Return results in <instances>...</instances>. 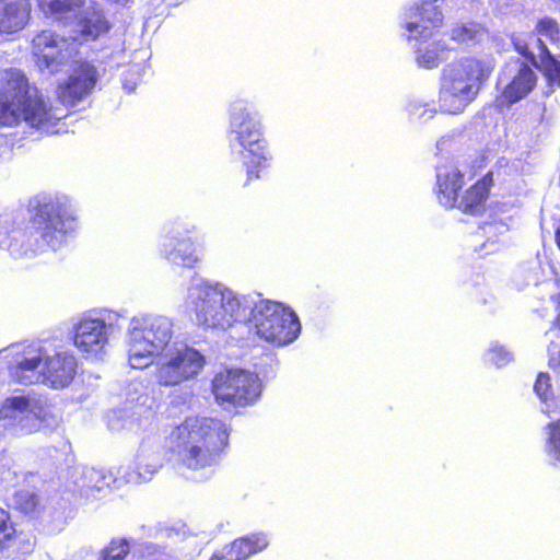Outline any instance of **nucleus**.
I'll return each mask as SVG.
<instances>
[{"mask_svg":"<svg viewBox=\"0 0 560 560\" xmlns=\"http://www.w3.org/2000/svg\"><path fill=\"white\" fill-rule=\"evenodd\" d=\"M170 453L190 471H212L230 446V427L213 417H187L171 435Z\"/></svg>","mask_w":560,"mask_h":560,"instance_id":"obj_1","label":"nucleus"},{"mask_svg":"<svg viewBox=\"0 0 560 560\" xmlns=\"http://www.w3.org/2000/svg\"><path fill=\"white\" fill-rule=\"evenodd\" d=\"M67 114H57L25 72L8 68L0 72V127H16L25 122L31 128L55 135Z\"/></svg>","mask_w":560,"mask_h":560,"instance_id":"obj_2","label":"nucleus"},{"mask_svg":"<svg viewBox=\"0 0 560 560\" xmlns=\"http://www.w3.org/2000/svg\"><path fill=\"white\" fill-rule=\"evenodd\" d=\"M493 65L474 56L462 57L448 63L442 71L439 107L442 113L456 115L475 100Z\"/></svg>","mask_w":560,"mask_h":560,"instance_id":"obj_3","label":"nucleus"},{"mask_svg":"<svg viewBox=\"0 0 560 560\" xmlns=\"http://www.w3.org/2000/svg\"><path fill=\"white\" fill-rule=\"evenodd\" d=\"M28 237L37 248L58 249L74 231L75 217L66 197L37 195L28 201Z\"/></svg>","mask_w":560,"mask_h":560,"instance_id":"obj_4","label":"nucleus"},{"mask_svg":"<svg viewBox=\"0 0 560 560\" xmlns=\"http://www.w3.org/2000/svg\"><path fill=\"white\" fill-rule=\"evenodd\" d=\"M231 120L234 126L236 140L242 147L241 159L246 171L244 187L260 178V173L268 166L270 160L267 150V140L259 119H255L257 112L245 100H236L231 105Z\"/></svg>","mask_w":560,"mask_h":560,"instance_id":"obj_5","label":"nucleus"},{"mask_svg":"<svg viewBox=\"0 0 560 560\" xmlns=\"http://www.w3.org/2000/svg\"><path fill=\"white\" fill-rule=\"evenodd\" d=\"M196 319L200 326L228 329L246 316V308L230 291L205 284L194 300Z\"/></svg>","mask_w":560,"mask_h":560,"instance_id":"obj_6","label":"nucleus"},{"mask_svg":"<svg viewBox=\"0 0 560 560\" xmlns=\"http://www.w3.org/2000/svg\"><path fill=\"white\" fill-rule=\"evenodd\" d=\"M256 334L275 346L294 341L301 330L296 314L281 303L260 301L252 312Z\"/></svg>","mask_w":560,"mask_h":560,"instance_id":"obj_7","label":"nucleus"},{"mask_svg":"<svg viewBox=\"0 0 560 560\" xmlns=\"http://www.w3.org/2000/svg\"><path fill=\"white\" fill-rule=\"evenodd\" d=\"M206 364L205 357L185 343H174L158 358L155 380L160 386H177L195 378Z\"/></svg>","mask_w":560,"mask_h":560,"instance_id":"obj_8","label":"nucleus"},{"mask_svg":"<svg viewBox=\"0 0 560 560\" xmlns=\"http://www.w3.org/2000/svg\"><path fill=\"white\" fill-rule=\"evenodd\" d=\"M259 377L244 370H225L214 375L211 389L220 405L245 407L254 404L261 394Z\"/></svg>","mask_w":560,"mask_h":560,"instance_id":"obj_9","label":"nucleus"},{"mask_svg":"<svg viewBox=\"0 0 560 560\" xmlns=\"http://www.w3.org/2000/svg\"><path fill=\"white\" fill-rule=\"evenodd\" d=\"M538 85V75L525 61L512 58L505 62L498 75V94L494 103L498 108H510L528 97Z\"/></svg>","mask_w":560,"mask_h":560,"instance_id":"obj_10","label":"nucleus"},{"mask_svg":"<svg viewBox=\"0 0 560 560\" xmlns=\"http://www.w3.org/2000/svg\"><path fill=\"white\" fill-rule=\"evenodd\" d=\"M172 325L166 318L152 319L142 330L140 337H135L128 350L131 368L144 369L153 358H160L172 345Z\"/></svg>","mask_w":560,"mask_h":560,"instance_id":"obj_11","label":"nucleus"},{"mask_svg":"<svg viewBox=\"0 0 560 560\" xmlns=\"http://www.w3.org/2000/svg\"><path fill=\"white\" fill-rule=\"evenodd\" d=\"M97 80L96 67L89 61H80L73 72L58 84L57 98L68 107L74 106L93 91Z\"/></svg>","mask_w":560,"mask_h":560,"instance_id":"obj_12","label":"nucleus"},{"mask_svg":"<svg viewBox=\"0 0 560 560\" xmlns=\"http://www.w3.org/2000/svg\"><path fill=\"white\" fill-rule=\"evenodd\" d=\"M67 39L50 30H43L35 34L31 43V52L35 65L40 70L56 72L65 62L62 48Z\"/></svg>","mask_w":560,"mask_h":560,"instance_id":"obj_13","label":"nucleus"},{"mask_svg":"<svg viewBox=\"0 0 560 560\" xmlns=\"http://www.w3.org/2000/svg\"><path fill=\"white\" fill-rule=\"evenodd\" d=\"M107 339L106 323L101 318L83 317L74 327L73 343L82 353H98Z\"/></svg>","mask_w":560,"mask_h":560,"instance_id":"obj_14","label":"nucleus"},{"mask_svg":"<svg viewBox=\"0 0 560 560\" xmlns=\"http://www.w3.org/2000/svg\"><path fill=\"white\" fill-rule=\"evenodd\" d=\"M45 351L42 348L27 346L18 354L14 364L10 365L11 377L19 384L31 385L42 382Z\"/></svg>","mask_w":560,"mask_h":560,"instance_id":"obj_15","label":"nucleus"},{"mask_svg":"<svg viewBox=\"0 0 560 560\" xmlns=\"http://www.w3.org/2000/svg\"><path fill=\"white\" fill-rule=\"evenodd\" d=\"M494 185L492 171H488L478 178L466 190H464L457 201L456 209L464 214L478 217L485 213L487 202L490 198L491 189Z\"/></svg>","mask_w":560,"mask_h":560,"instance_id":"obj_16","label":"nucleus"},{"mask_svg":"<svg viewBox=\"0 0 560 560\" xmlns=\"http://www.w3.org/2000/svg\"><path fill=\"white\" fill-rule=\"evenodd\" d=\"M415 21L408 22L405 28L409 33H417L409 35L408 39H427L433 36L434 30L441 26L443 22V14L439 7L432 3H423L417 7L412 13Z\"/></svg>","mask_w":560,"mask_h":560,"instance_id":"obj_17","label":"nucleus"},{"mask_svg":"<svg viewBox=\"0 0 560 560\" xmlns=\"http://www.w3.org/2000/svg\"><path fill=\"white\" fill-rule=\"evenodd\" d=\"M31 0H0V34H14L31 20Z\"/></svg>","mask_w":560,"mask_h":560,"instance_id":"obj_18","label":"nucleus"},{"mask_svg":"<svg viewBox=\"0 0 560 560\" xmlns=\"http://www.w3.org/2000/svg\"><path fill=\"white\" fill-rule=\"evenodd\" d=\"M74 375L75 361L72 357H45L42 383H47L52 388H63L72 382Z\"/></svg>","mask_w":560,"mask_h":560,"instance_id":"obj_19","label":"nucleus"},{"mask_svg":"<svg viewBox=\"0 0 560 560\" xmlns=\"http://www.w3.org/2000/svg\"><path fill=\"white\" fill-rule=\"evenodd\" d=\"M465 184V175L457 168L448 170L436 177V198L446 209H455Z\"/></svg>","mask_w":560,"mask_h":560,"instance_id":"obj_20","label":"nucleus"},{"mask_svg":"<svg viewBox=\"0 0 560 560\" xmlns=\"http://www.w3.org/2000/svg\"><path fill=\"white\" fill-rule=\"evenodd\" d=\"M78 24L80 27L79 33L85 40H96L112 28L110 22L100 9L82 15Z\"/></svg>","mask_w":560,"mask_h":560,"instance_id":"obj_21","label":"nucleus"},{"mask_svg":"<svg viewBox=\"0 0 560 560\" xmlns=\"http://www.w3.org/2000/svg\"><path fill=\"white\" fill-rule=\"evenodd\" d=\"M269 540L264 533H250L243 537L234 539L229 546L240 560H246L250 556L265 550Z\"/></svg>","mask_w":560,"mask_h":560,"instance_id":"obj_22","label":"nucleus"},{"mask_svg":"<svg viewBox=\"0 0 560 560\" xmlns=\"http://www.w3.org/2000/svg\"><path fill=\"white\" fill-rule=\"evenodd\" d=\"M538 44L539 70L549 84H556L560 88V60H558L549 50L542 39L536 40Z\"/></svg>","mask_w":560,"mask_h":560,"instance_id":"obj_23","label":"nucleus"},{"mask_svg":"<svg viewBox=\"0 0 560 560\" xmlns=\"http://www.w3.org/2000/svg\"><path fill=\"white\" fill-rule=\"evenodd\" d=\"M22 532L10 511L0 506V552L11 549L20 539Z\"/></svg>","mask_w":560,"mask_h":560,"instance_id":"obj_24","label":"nucleus"},{"mask_svg":"<svg viewBox=\"0 0 560 560\" xmlns=\"http://www.w3.org/2000/svg\"><path fill=\"white\" fill-rule=\"evenodd\" d=\"M38 9L46 16L61 18L68 13L81 10L86 0H36Z\"/></svg>","mask_w":560,"mask_h":560,"instance_id":"obj_25","label":"nucleus"},{"mask_svg":"<svg viewBox=\"0 0 560 560\" xmlns=\"http://www.w3.org/2000/svg\"><path fill=\"white\" fill-rule=\"evenodd\" d=\"M14 509L23 515L36 516L40 511L37 493L30 489H20L13 494Z\"/></svg>","mask_w":560,"mask_h":560,"instance_id":"obj_26","label":"nucleus"},{"mask_svg":"<svg viewBox=\"0 0 560 560\" xmlns=\"http://www.w3.org/2000/svg\"><path fill=\"white\" fill-rule=\"evenodd\" d=\"M130 549V542L126 538H113L100 551V560H126Z\"/></svg>","mask_w":560,"mask_h":560,"instance_id":"obj_27","label":"nucleus"},{"mask_svg":"<svg viewBox=\"0 0 560 560\" xmlns=\"http://www.w3.org/2000/svg\"><path fill=\"white\" fill-rule=\"evenodd\" d=\"M537 38H534L533 36H529V38H524L521 36H515L512 38V47L516 54L522 56L524 58L523 61L530 65V67H535L539 69V61H537V57L533 49V44H535L538 47Z\"/></svg>","mask_w":560,"mask_h":560,"instance_id":"obj_28","label":"nucleus"},{"mask_svg":"<svg viewBox=\"0 0 560 560\" xmlns=\"http://www.w3.org/2000/svg\"><path fill=\"white\" fill-rule=\"evenodd\" d=\"M546 452L557 463L560 464V420H553L546 424Z\"/></svg>","mask_w":560,"mask_h":560,"instance_id":"obj_29","label":"nucleus"},{"mask_svg":"<svg viewBox=\"0 0 560 560\" xmlns=\"http://www.w3.org/2000/svg\"><path fill=\"white\" fill-rule=\"evenodd\" d=\"M52 415L38 401L31 402L28 412L21 418L30 431L37 430L43 423H48Z\"/></svg>","mask_w":560,"mask_h":560,"instance_id":"obj_30","label":"nucleus"},{"mask_svg":"<svg viewBox=\"0 0 560 560\" xmlns=\"http://www.w3.org/2000/svg\"><path fill=\"white\" fill-rule=\"evenodd\" d=\"M31 400L26 396L8 397L1 407V413L5 419H16L18 415L28 412Z\"/></svg>","mask_w":560,"mask_h":560,"instance_id":"obj_31","label":"nucleus"},{"mask_svg":"<svg viewBox=\"0 0 560 560\" xmlns=\"http://www.w3.org/2000/svg\"><path fill=\"white\" fill-rule=\"evenodd\" d=\"M183 243L178 241L177 246H175L168 254L167 259L178 266L185 268H194L198 262V257L195 254V249L187 252L183 249Z\"/></svg>","mask_w":560,"mask_h":560,"instance_id":"obj_32","label":"nucleus"},{"mask_svg":"<svg viewBox=\"0 0 560 560\" xmlns=\"http://www.w3.org/2000/svg\"><path fill=\"white\" fill-rule=\"evenodd\" d=\"M535 31L538 35L547 37L551 43H560V26L556 19L544 16L536 23Z\"/></svg>","mask_w":560,"mask_h":560,"instance_id":"obj_33","label":"nucleus"},{"mask_svg":"<svg viewBox=\"0 0 560 560\" xmlns=\"http://www.w3.org/2000/svg\"><path fill=\"white\" fill-rule=\"evenodd\" d=\"M447 48L440 43L435 42L432 45L431 49L420 50L417 61L418 63L427 69L436 68L441 60L442 56H440V52L446 50Z\"/></svg>","mask_w":560,"mask_h":560,"instance_id":"obj_34","label":"nucleus"},{"mask_svg":"<svg viewBox=\"0 0 560 560\" xmlns=\"http://www.w3.org/2000/svg\"><path fill=\"white\" fill-rule=\"evenodd\" d=\"M534 393L541 402H547L553 398L550 375L547 372H539L533 386Z\"/></svg>","mask_w":560,"mask_h":560,"instance_id":"obj_35","label":"nucleus"},{"mask_svg":"<svg viewBox=\"0 0 560 560\" xmlns=\"http://www.w3.org/2000/svg\"><path fill=\"white\" fill-rule=\"evenodd\" d=\"M488 361L499 368L512 361V353L502 345L493 343L487 351Z\"/></svg>","mask_w":560,"mask_h":560,"instance_id":"obj_36","label":"nucleus"},{"mask_svg":"<svg viewBox=\"0 0 560 560\" xmlns=\"http://www.w3.org/2000/svg\"><path fill=\"white\" fill-rule=\"evenodd\" d=\"M478 31L472 25L468 26L465 24L455 25L451 30V39L458 44H466L476 38Z\"/></svg>","mask_w":560,"mask_h":560,"instance_id":"obj_37","label":"nucleus"},{"mask_svg":"<svg viewBox=\"0 0 560 560\" xmlns=\"http://www.w3.org/2000/svg\"><path fill=\"white\" fill-rule=\"evenodd\" d=\"M548 366L557 377H560V339L556 337L548 346Z\"/></svg>","mask_w":560,"mask_h":560,"instance_id":"obj_38","label":"nucleus"},{"mask_svg":"<svg viewBox=\"0 0 560 560\" xmlns=\"http://www.w3.org/2000/svg\"><path fill=\"white\" fill-rule=\"evenodd\" d=\"M550 300L555 305L556 312V316L551 323V328L558 331V335L556 337H559L560 339V292L551 295Z\"/></svg>","mask_w":560,"mask_h":560,"instance_id":"obj_39","label":"nucleus"},{"mask_svg":"<svg viewBox=\"0 0 560 560\" xmlns=\"http://www.w3.org/2000/svg\"><path fill=\"white\" fill-rule=\"evenodd\" d=\"M209 560H240L237 556L230 549V547L215 551L212 553Z\"/></svg>","mask_w":560,"mask_h":560,"instance_id":"obj_40","label":"nucleus"},{"mask_svg":"<svg viewBox=\"0 0 560 560\" xmlns=\"http://www.w3.org/2000/svg\"><path fill=\"white\" fill-rule=\"evenodd\" d=\"M555 242H556L558 249L560 250V222H559V225L555 230Z\"/></svg>","mask_w":560,"mask_h":560,"instance_id":"obj_41","label":"nucleus"}]
</instances>
